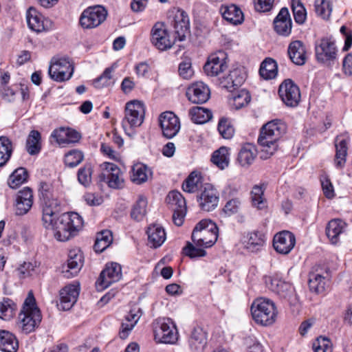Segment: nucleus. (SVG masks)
Instances as JSON below:
<instances>
[{"label":"nucleus","instance_id":"58836bf2","mask_svg":"<svg viewBox=\"0 0 352 352\" xmlns=\"http://www.w3.org/2000/svg\"><path fill=\"white\" fill-rule=\"evenodd\" d=\"M336 146V159L335 164L337 167L342 168L346 162V157L347 155V142L344 139L337 137L335 140Z\"/></svg>","mask_w":352,"mask_h":352},{"label":"nucleus","instance_id":"f03ea898","mask_svg":"<svg viewBox=\"0 0 352 352\" xmlns=\"http://www.w3.org/2000/svg\"><path fill=\"white\" fill-rule=\"evenodd\" d=\"M285 129V124L278 120L268 122L262 126L257 141L261 159L267 160L275 153Z\"/></svg>","mask_w":352,"mask_h":352},{"label":"nucleus","instance_id":"0e129e2a","mask_svg":"<svg viewBox=\"0 0 352 352\" xmlns=\"http://www.w3.org/2000/svg\"><path fill=\"white\" fill-rule=\"evenodd\" d=\"M317 272L318 269L314 267L313 270L309 272L308 279L309 284H314L315 286H319L321 284H327V280H329L328 277L324 276Z\"/></svg>","mask_w":352,"mask_h":352},{"label":"nucleus","instance_id":"3c124183","mask_svg":"<svg viewBox=\"0 0 352 352\" xmlns=\"http://www.w3.org/2000/svg\"><path fill=\"white\" fill-rule=\"evenodd\" d=\"M146 199L143 196H140L131 210V217L138 221L142 220L146 214Z\"/></svg>","mask_w":352,"mask_h":352},{"label":"nucleus","instance_id":"4be33fe9","mask_svg":"<svg viewBox=\"0 0 352 352\" xmlns=\"http://www.w3.org/2000/svg\"><path fill=\"white\" fill-rule=\"evenodd\" d=\"M33 204V193L31 188L25 187L21 190L15 201V214L22 216L27 214Z\"/></svg>","mask_w":352,"mask_h":352},{"label":"nucleus","instance_id":"ddd939ff","mask_svg":"<svg viewBox=\"0 0 352 352\" xmlns=\"http://www.w3.org/2000/svg\"><path fill=\"white\" fill-rule=\"evenodd\" d=\"M278 94L288 107H296L300 100V89L291 79L285 80L280 85Z\"/></svg>","mask_w":352,"mask_h":352},{"label":"nucleus","instance_id":"680f3d73","mask_svg":"<svg viewBox=\"0 0 352 352\" xmlns=\"http://www.w3.org/2000/svg\"><path fill=\"white\" fill-rule=\"evenodd\" d=\"M314 352H331V343L329 339L324 337L318 338L313 344Z\"/></svg>","mask_w":352,"mask_h":352},{"label":"nucleus","instance_id":"052dcab7","mask_svg":"<svg viewBox=\"0 0 352 352\" xmlns=\"http://www.w3.org/2000/svg\"><path fill=\"white\" fill-rule=\"evenodd\" d=\"M218 131L225 139H230L234 133V127L226 118H221L218 124Z\"/></svg>","mask_w":352,"mask_h":352},{"label":"nucleus","instance_id":"6e6d98bb","mask_svg":"<svg viewBox=\"0 0 352 352\" xmlns=\"http://www.w3.org/2000/svg\"><path fill=\"white\" fill-rule=\"evenodd\" d=\"M274 292H276L283 298H288V300L291 305H294L297 307V311L299 310V303L298 297L295 294V289L294 287H275Z\"/></svg>","mask_w":352,"mask_h":352},{"label":"nucleus","instance_id":"a19ab883","mask_svg":"<svg viewBox=\"0 0 352 352\" xmlns=\"http://www.w3.org/2000/svg\"><path fill=\"white\" fill-rule=\"evenodd\" d=\"M113 241L112 233L105 230L98 233L94 248L96 252H102L107 249Z\"/></svg>","mask_w":352,"mask_h":352},{"label":"nucleus","instance_id":"338daca9","mask_svg":"<svg viewBox=\"0 0 352 352\" xmlns=\"http://www.w3.org/2000/svg\"><path fill=\"white\" fill-rule=\"evenodd\" d=\"M229 79L235 82V86L240 87L245 82L246 78L245 73L239 68H236L230 72Z\"/></svg>","mask_w":352,"mask_h":352},{"label":"nucleus","instance_id":"f8f14e48","mask_svg":"<svg viewBox=\"0 0 352 352\" xmlns=\"http://www.w3.org/2000/svg\"><path fill=\"white\" fill-rule=\"evenodd\" d=\"M84 265L82 252L78 248L69 251L67 264L63 265L62 274L63 277L71 278L76 276Z\"/></svg>","mask_w":352,"mask_h":352},{"label":"nucleus","instance_id":"bf43d9fd","mask_svg":"<svg viewBox=\"0 0 352 352\" xmlns=\"http://www.w3.org/2000/svg\"><path fill=\"white\" fill-rule=\"evenodd\" d=\"M84 158L82 153L80 151L73 150L65 155V164L71 168L78 166Z\"/></svg>","mask_w":352,"mask_h":352},{"label":"nucleus","instance_id":"09e8293b","mask_svg":"<svg viewBox=\"0 0 352 352\" xmlns=\"http://www.w3.org/2000/svg\"><path fill=\"white\" fill-rule=\"evenodd\" d=\"M166 201L170 205L172 210L173 209L186 210V203L183 195L177 190H173L166 197Z\"/></svg>","mask_w":352,"mask_h":352},{"label":"nucleus","instance_id":"39448f33","mask_svg":"<svg viewBox=\"0 0 352 352\" xmlns=\"http://www.w3.org/2000/svg\"><path fill=\"white\" fill-rule=\"evenodd\" d=\"M191 238L197 246L212 247L218 238V228L213 221L203 219L193 229Z\"/></svg>","mask_w":352,"mask_h":352},{"label":"nucleus","instance_id":"de8ad7c7","mask_svg":"<svg viewBox=\"0 0 352 352\" xmlns=\"http://www.w3.org/2000/svg\"><path fill=\"white\" fill-rule=\"evenodd\" d=\"M265 188L262 186L255 185L250 192L252 204L258 209H263L266 206V200L264 198Z\"/></svg>","mask_w":352,"mask_h":352},{"label":"nucleus","instance_id":"f704fd0d","mask_svg":"<svg viewBox=\"0 0 352 352\" xmlns=\"http://www.w3.org/2000/svg\"><path fill=\"white\" fill-rule=\"evenodd\" d=\"M18 347V342L12 333L5 330L0 331L1 351L4 352H16Z\"/></svg>","mask_w":352,"mask_h":352},{"label":"nucleus","instance_id":"2eb2a0df","mask_svg":"<svg viewBox=\"0 0 352 352\" xmlns=\"http://www.w3.org/2000/svg\"><path fill=\"white\" fill-rule=\"evenodd\" d=\"M160 125L163 135L167 139L175 137L180 129L179 118L171 111H166L160 114Z\"/></svg>","mask_w":352,"mask_h":352},{"label":"nucleus","instance_id":"bb28decb","mask_svg":"<svg viewBox=\"0 0 352 352\" xmlns=\"http://www.w3.org/2000/svg\"><path fill=\"white\" fill-rule=\"evenodd\" d=\"M207 344V333L200 327H195L188 338V346L192 352H202Z\"/></svg>","mask_w":352,"mask_h":352},{"label":"nucleus","instance_id":"473e14b6","mask_svg":"<svg viewBox=\"0 0 352 352\" xmlns=\"http://www.w3.org/2000/svg\"><path fill=\"white\" fill-rule=\"evenodd\" d=\"M346 223L341 219L331 220L326 228V234L333 244L338 243L339 236L344 231Z\"/></svg>","mask_w":352,"mask_h":352},{"label":"nucleus","instance_id":"4c0bfd02","mask_svg":"<svg viewBox=\"0 0 352 352\" xmlns=\"http://www.w3.org/2000/svg\"><path fill=\"white\" fill-rule=\"evenodd\" d=\"M26 150L31 155L39 153L41 150V133L36 130H32L29 133L26 140Z\"/></svg>","mask_w":352,"mask_h":352},{"label":"nucleus","instance_id":"a18cd8bd","mask_svg":"<svg viewBox=\"0 0 352 352\" xmlns=\"http://www.w3.org/2000/svg\"><path fill=\"white\" fill-rule=\"evenodd\" d=\"M291 8L296 23L303 24L307 19V11L300 0H292Z\"/></svg>","mask_w":352,"mask_h":352},{"label":"nucleus","instance_id":"49530a36","mask_svg":"<svg viewBox=\"0 0 352 352\" xmlns=\"http://www.w3.org/2000/svg\"><path fill=\"white\" fill-rule=\"evenodd\" d=\"M254 148L252 144H247L241 148L238 155V161L242 166H249L255 158Z\"/></svg>","mask_w":352,"mask_h":352},{"label":"nucleus","instance_id":"79ce46f5","mask_svg":"<svg viewBox=\"0 0 352 352\" xmlns=\"http://www.w3.org/2000/svg\"><path fill=\"white\" fill-rule=\"evenodd\" d=\"M28 176L25 168L22 167L16 168L9 177L8 184L11 188H17L27 181Z\"/></svg>","mask_w":352,"mask_h":352},{"label":"nucleus","instance_id":"0eeeda50","mask_svg":"<svg viewBox=\"0 0 352 352\" xmlns=\"http://www.w3.org/2000/svg\"><path fill=\"white\" fill-rule=\"evenodd\" d=\"M144 113V106L141 102L133 100L126 104L124 118L122 121V126L129 136L133 135V128L138 127L142 124Z\"/></svg>","mask_w":352,"mask_h":352},{"label":"nucleus","instance_id":"4d7b16f0","mask_svg":"<svg viewBox=\"0 0 352 352\" xmlns=\"http://www.w3.org/2000/svg\"><path fill=\"white\" fill-rule=\"evenodd\" d=\"M204 248L197 246L195 243L187 242L186 245L183 248V253L191 258L203 257L206 255V252Z\"/></svg>","mask_w":352,"mask_h":352},{"label":"nucleus","instance_id":"8fccbe9b","mask_svg":"<svg viewBox=\"0 0 352 352\" xmlns=\"http://www.w3.org/2000/svg\"><path fill=\"white\" fill-rule=\"evenodd\" d=\"M315 11L316 14L324 20H328L332 12V4L327 0H315Z\"/></svg>","mask_w":352,"mask_h":352},{"label":"nucleus","instance_id":"7c9ffc66","mask_svg":"<svg viewBox=\"0 0 352 352\" xmlns=\"http://www.w3.org/2000/svg\"><path fill=\"white\" fill-rule=\"evenodd\" d=\"M148 243L154 248L160 247L166 240L164 229L158 224L151 225L147 230Z\"/></svg>","mask_w":352,"mask_h":352},{"label":"nucleus","instance_id":"e433bc0d","mask_svg":"<svg viewBox=\"0 0 352 352\" xmlns=\"http://www.w3.org/2000/svg\"><path fill=\"white\" fill-rule=\"evenodd\" d=\"M151 174V170L146 165L138 163L132 166L131 179L136 184H141L147 181L148 175Z\"/></svg>","mask_w":352,"mask_h":352},{"label":"nucleus","instance_id":"7ed1b4c3","mask_svg":"<svg viewBox=\"0 0 352 352\" xmlns=\"http://www.w3.org/2000/svg\"><path fill=\"white\" fill-rule=\"evenodd\" d=\"M41 311L36 305L33 292L30 291L19 314V326L24 333L34 331L41 322Z\"/></svg>","mask_w":352,"mask_h":352},{"label":"nucleus","instance_id":"a211bd4d","mask_svg":"<svg viewBox=\"0 0 352 352\" xmlns=\"http://www.w3.org/2000/svg\"><path fill=\"white\" fill-rule=\"evenodd\" d=\"M226 54L219 51L211 54L204 67V72L208 76H216L227 68Z\"/></svg>","mask_w":352,"mask_h":352},{"label":"nucleus","instance_id":"c03bdc74","mask_svg":"<svg viewBox=\"0 0 352 352\" xmlns=\"http://www.w3.org/2000/svg\"><path fill=\"white\" fill-rule=\"evenodd\" d=\"M201 177L195 171L192 172L182 184V189L188 193L195 192L201 186Z\"/></svg>","mask_w":352,"mask_h":352},{"label":"nucleus","instance_id":"1a4fd4ad","mask_svg":"<svg viewBox=\"0 0 352 352\" xmlns=\"http://www.w3.org/2000/svg\"><path fill=\"white\" fill-rule=\"evenodd\" d=\"M107 11L101 6L89 7L85 10L80 18L81 26L86 29L94 28L104 21Z\"/></svg>","mask_w":352,"mask_h":352},{"label":"nucleus","instance_id":"9b49d317","mask_svg":"<svg viewBox=\"0 0 352 352\" xmlns=\"http://www.w3.org/2000/svg\"><path fill=\"white\" fill-rule=\"evenodd\" d=\"M74 72V66L69 58L56 59L49 68L50 77L57 82L69 80Z\"/></svg>","mask_w":352,"mask_h":352},{"label":"nucleus","instance_id":"ea45409f","mask_svg":"<svg viewBox=\"0 0 352 352\" xmlns=\"http://www.w3.org/2000/svg\"><path fill=\"white\" fill-rule=\"evenodd\" d=\"M191 120L196 124H204L209 121L212 116V112L206 108L193 107L189 111Z\"/></svg>","mask_w":352,"mask_h":352},{"label":"nucleus","instance_id":"6ab92c4d","mask_svg":"<svg viewBox=\"0 0 352 352\" xmlns=\"http://www.w3.org/2000/svg\"><path fill=\"white\" fill-rule=\"evenodd\" d=\"M295 244V236L289 231L280 232L274 237L273 246L277 252L282 254H289Z\"/></svg>","mask_w":352,"mask_h":352},{"label":"nucleus","instance_id":"f3484780","mask_svg":"<svg viewBox=\"0 0 352 352\" xmlns=\"http://www.w3.org/2000/svg\"><path fill=\"white\" fill-rule=\"evenodd\" d=\"M122 278V269L120 265L116 263L107 264L105 268L101 272L96 285L110 286L118 282Z\"/></svg>","mask_w":352,"mask_h":352},{"label":"nucleus","instance_id":"20e7f679","mask_svg":"<svg viewBox=\"0 0 352 352\" xmlns=\"http://www.w3.org/2000/svg\"><path fill=\"white\" fill-rule=\"evenodd\" d=\"M251 314L256 324L263 327H270L275 323L278 310L272 300L265 298H259L252 302Z\"/></svg>","mask_w":352,"mask_h":352},{"label":"nucleus","instance_id":"f257e3e1","mask_svg":"<svg viewBox=\"0 0 352 352\" xmlns=\"http://www.w3.org/2000/svg\"><path fill=\"white\" fill-rule=\"evenodd\" d=\"M38 192L43 226L53 230L54 237L58 241L69 240L82 228V219L76 212L64 213L58 216L60 201L54 195V188L51 183L41 182Z\"/></svg>","mask_w":352,"mask_h":352},{"label":"nucleus","instance_id":"69168bd1","mask_svg":"<svg viewBox=\"0 0 352 352\" xmlns=\"http://www.w3.org/2000/svg\"><path fill=\"white\" fill-rule=\"evenodd\" d=\"M241 201L239 198H234L228 201L223 208V212L230 216L239 212Z\"/></svg>","mask_w":352,"mask_h":352},{"label":"nucleus","instance_id":"13d9d810","mask_svg":"<svg viewBox=\"0 0 352 352\" xmlns=\"http://www.w3.org/2000/svg\"><path fill=\"white\" fill-rule=\"evenodd\" d=\"M36 265L30 262H24L16 270V275L21 279L31 276L36 271Z\"/></svg>","mask_w":352,"mask_h":352},{"label":"nucleus","instance_id":"c85d7f7f","mask_svg":"<svg viewBox=\"0 0 352 352\" xmlns=\"http://www.w3.org/2000/svg\"><path fill=\"white\" fill-rule=\"evenodd\" d=\"M142 315V311L139 307H133L131 309L129 314L125 318V322L121 324L119 336L121 339H126L129 333L135 326L139 319Z\"/></svg>","mask_w":352,"mask_h":352},{"label":"nucleus","instance_id":"9d476101","mask_svg":"<svg viewBox=\"0 0 352 352\" xmlns=\"http://www.w3.org/2000/svg\"><path fill=\"white\" fill-rule=\"evenodd\" d=\"M151 43L159 50L170 49L175 43V39H170L168 32L164 23L157 22L151 31Z\"/></svg>","mask_w":352,"mask_h":352},{"label":"nucleus","instance_id":"aec40b11","mask_svg":"<svg viewBox=\"0 0 352 352\" xmlns=\"http://www.w3.org/2000/svg\"><path fill=\"white\" fill-rule=\"evenodd\" d=\"M275 32L283 36H288L292 32V21L288 8L280 9L273 21Z\"/></svg>","mask_w":352,"mask_h":352},{"label":"nucleus","instance_id":"72a5a7b5","mask_svg":"<svg viewBox=\"0 0 352 352\" xmlns=\"http://www.w3.org/2000/svg\"><path fill=\"white\" fill-rule=\"evenodd\" d=\"M230 155L229 148L221 146L212 153L210 161L220 170H224L229 166Z\"/></svg>","mask_w":352,"mask_h":352},{"label":"nucleus","instance_id":"e2e57ef3","mask_svg":"<svg viewBox=\"0 0 352 352\" xmlns=\"http://www.w3.org/2000/svg\"><path fill=\"white\" fill-rule=\"evenodd\" d=\"M113 70V67H108L105 69L102 75L94 80L95 87H100L111 85L112 82L111 73Z\"/></svg>","mask_w":352,"mask_h":352},{"label":"nucleus","instance_id":"5701e85b","mask_svg":"<svg viewBox=\"0 0 352 352\" xmlns=\"http://www.w3.org/2000/svg\"><path fill=\"white\" fill-rule=\"evenodd\" d=\"M188 100L195 104H203L210 98V90L206 85L202 82H197L191 85L186 91Z\"/></svg>","mask_w":352,"mask_h":352},{"label":"nucleus","instance_id":"5fc2aeb1","mask_svg":"<svg viewBox=\"0 0 352 352\" xmlns=\"http://www.w3.org/2000/svg\"><path fill=\"white\" fill-rule=\"evenodd\" d=\"M93 168L91 164H86L79 168L77 173L78 181L82 186L87 187L91 183Z\"/></svg>","mask_w":352,"mask_h":352},{"label":"nucleus","instance_id":"37998d69","mask_svg":"<svg viewBox=\"0 0 352 352\" xmlns=\"http://www.w3.org/2000/svg\"><path fill=\"white\" fill-rule=\"evenodd\" d=\"M250 100L251 96L249 92L245 89H241L232 94L230 103L236 109H239L248 105Z\"/></svg>","mask_w":352,"mask_h":352},{"label":"nucleus","instance_id":"2f4dec72","mask_svg":"<svg viewBox=\"0 0 352 352\" xmlns=\"http://www.w3.org/2000/svg\"><path fill=\"white\" fill-rule=\"evenodd\" d=\"M220 12L223 18L234 25L241 24L243 21V14L235 5L221 6Z\"/></svg>","mask_w":352,"mask_h":352},{"label":"nucleus","instance_id":"c9c22d12","mask_svg":"<svg viewBox=\"0 0 352 352\" xmlns=\"http://www.w3.org/2000/svg\"><path fill=\"white\" fill-rule=\"evenodd\" d=\"M278 65L276 62L271 58H266L261 64L259 74L265 80H271L277 76Z\"/></svg>","mask_w":352,"mask_h":352},{"label":"nucleus","instance_id":"a878e982","mask_svg":"<svg viewBox=\"0 0 352 352\" xmlns=\"http://www.w3.org/2000/svg\"><path fill=\"white\" fill-rule=\"evenodd\" d=\"M1 94L3 99L8 102H13L15 100L16 94L20 92L23 101L29 98V89L26 85L23 83L14 84L12 86L2 85Z\"/></svg>","mask_w":352,"mask_h":352},{"label":"nucleus","instance_id":"412c9836","mask_svg":"<svg viewBox=\"0 0 352 352\" xmlns=\"http://www.w3.org/2000/svg\"><path fill=\"white\" fill-rule=\"evenodd\" d=\"M172 25L175 30L176 38L179 41L185 39L190 31V21L188 14L182 10L175 12Z\"/></svg>","mask_w":352,"mask_h":352},{"label":"nucleus","instance_id":"b1692460","mask_svg":"<svg viewBox=\"0 0 352 352\" xmlns=\"http://www.w3.org/2000/svg\"><path fill=\"white\" fill-rule=\"evenodd\" d=\"M242 243L244 248L248 251L258 252L265 243V236L259 231L249 232L243 236Z\"/></svg>","mask_w":352,"mask_h":352},{"label":"nucleus","instance_id":"603ef678","mask_svg":"<svg viewBox=\"0 0 352 352\" xmlns=\"http://www.w3.org/2000/svg\"><path fill=\"white\" fill-rule=\"evenodd\" d=\"M12 153V142L6 137H0V166L6 164Z\"/></svg>","mask_w":352,"mask_h":352},{"label":"nucleus","instance_id":"cd10ccee","mask_svg":"<svg viewBox=\"0 0 352 352\" xmlns=\"http://www.w3.org/2000/svg\"><path fill=\"white\" fill-rule=\"evenodd\" d=\"M26 17L28 25L31 30L41 32L49 29L50 21L45 19L35 8H30L27 11Z\"/></svg>","mask_w":352,"mask_h":352},{"label":"nucleus","instance_id":"393cba45","mask_svg":"<svg viewBox=\"0 0 352 352\" xmlns=\"http://www.w3.org/2000/svg\"><path fill=\"white\" fill-rule=\"evenodd\" d=\"M80 287H62L60 290V302L57 307L61 311L69 310L79 296Z\"/></svg>","mask_w":352,"mask_h":352},{"label":"nucleus","instance_id":"423d86ee","mask_svg":"<svg viewBox=\"0 0 352 352\" xmlns=\"http://www.w3.org/2000/svg\"><path fill=\"white\" fill-rule=\"evenodd\" d=\"M338 49L332 36H324L315 43L316 60L326 66L333 65L338 59Z\"/></svg>","mask_w":352,"mask_h":352},{"label":"nucleus","instance_id":"dca6fc26","mask_svg":"<svg viewBox=\"0 0 352 352\" xmlns=\"http://www.w3.org/2000/svg\"><path fill=\"white\" fill-rule=\"evenodd\" d=\"M219 197L218 191L210 184H206L204 189L197 197V201L200 208L205 211L213 210L219 204Z\"/></svg>","mask_w":352,"mask_h":352},{"label":"nucleus","instance_id":"774afa93","mask_svg":"<svg viewBox=\"0 0 352 352\" xmlns=\"http://www.w3.org/2000/svg\"><path fill=\"white\" fill-rule=\"evenodd\" d=\"M245 344L248 352H263L262 345L253 337L246 338Z\"/></svg>","mask_w":352,"mask_h":352},{"label":"nucleus","instance_id":"c756f323","mask_svg":"<svg viewBox=\"0 0 352 352\" xmlns=\"http://www.w3.org/2000/svg\"><path fill=\"white\" fill-rule=\"evenodd\" d=\"M290 60L295 65H302L306 62V49L304 43L298 40L290 43L288 47Z\"/></svg>","mask_w":352,"mask_h":352},{"label":"nucleus","instance_id":"4468645a","mask_svg":"<svg viewBox=\"0 0 352 352\" xmlns=\"http://www.w3.org/2000/svg\"><path fill=\"white\" fill-rule=\"evenodd\" d=\"M101 167L104 172L100 175V181H104L107 179L109 186L113 188H120L123 186V175L116 164L104 162Z\"/></svg>","mask_w":352,"mask_h":352},{"label":"nucleus","instance_id":"6e6552de","mask_svg":"<svg viewBox=\"0 0 352 352\" xmlns=\"http://www.w3.org/2000/svg\"><path fill=\"white\" fill-rule=\"evenodd\" d=\"M154 339L157 343L175 344L178 332L173 321L168 318H158L153 324Z\"/></svg>","mask_w":352,"mask_h":352},{"label":"nucleus","instance_id":"864d4df0","mask_svg":"<svg viewBox=\"0 0 352 352\" xmlns=\"http://www.w3.org/2000/svg\"><path fill=\"white\" fill-rule=\"evenodd\" d=\"M16 305L10 299L4 300L0 302V318L4 320H9L15 314Z\"/></svg>","mask_w":352,"mask_h":352}]
</instances>
